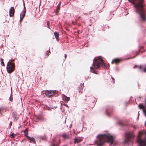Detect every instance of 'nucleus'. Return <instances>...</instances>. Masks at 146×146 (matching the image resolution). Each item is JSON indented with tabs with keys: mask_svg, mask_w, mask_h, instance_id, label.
Returning <instances> with one entry per match:
<instances>
[{
	"mask_svg": "<svg viewBox=\"0 0 146 146\" xmlns=\"http://www.w3.org/2000/svg\"><path fill=\"white\" fill-rule=\"evenodd\" d=\"M131 3L134 7V11L139 14L141 19L143 21L146 20L145 12L144 7V0H128Z\"/></svg>",
	"mask_w": 146,
	"mask_h": 146,
	"instance_id": "f257e3e1",
	"label": "nucleus"
},
{
	"mask_svg": "<svg viewBox=\"0 0 146 146\" xmlns=\"http://www.w3.org/2000/svg\"><path fill=\"white\" fill-rule=\"evenodd\" d=\"M99 138L98 140L95 141L96 144L98 146H102L104 144V139H105L107 141L111 144L113 143L114 139L113 137L109 134H104L98 135L97 136Z\"/></svg>",
	"mask_w": 146,
	"mask_h": 146,
	"instance_id": "f03ea898",
	"label": "nucleus"
},
{
	"mask_svg": "<svg viewBox=\"0 0 146 146\" xmlns=\"http://www.w3.org/2000/svg\"><path fill=\"white\" fill-rule=\"evenodd\" d=\"M92 64L95 69H100V67L108 69L109 68V64L107 66H106L103 62V60L100 57H99L98 59L94 58Z\"/></svg>",
	"mask_w": 146,
	"mask_h": 146,
	"instance_id": "7ed1b4c3",
	"label": "nucleus"
},
{
	"mask_svg": "<svg viewBox=\"0 0 146 146\" xmlns=\"http://www.w3.org/2000/svg\"><path fill=\"white\" fill-rule=\"evenodd\" d=\"M145 138L142 139L143 133L139 131L138 133L136 140V142L138 143V146H146V131L145 133Z\"/></svg>",
	"mask_w": 146,
	"mask_h": 146,
	"instance_id": "20e7f679",
	"label": "nucleus"
},
{
	"mask_svg": "<svg viewBox=\"0 0 146 146\" xmlns=\"http://www.w3.org/2000/svg\"><path fill=\"white\" fill-rule=\"evenodd\" d=\"M125 138L124 143L128 144L129 142L131 139L134 138V136L133 133L130 132H126L125 133Z\"/></svg>",
	"mask_w": 146,
	"mask_h": 146,
	"instance_id": "39448f33",
	"label": "nucleus"
},
{
	"mask_svg": "<svg viewBox=\"0 0 146 146\" xmlns=\"http://www.w3.org/2000/svg\"><path fill=\"white\" fill-rule=\"evenodd\" d=\"M6 69L8 73H11L15 69L14 64L8 62L7 65Z\"/></svg>",
	"mask_w": 146,
	"mask_h": 146,
	"instance_id": "423d86ee",
	"label": "nucleus"
},
{
	"mask_svg": "<svg viewBox=\"0 0 146 146\" xmlns=\"http://www.w3.org/2000/svg\"><path fill=\"white\" fill-rule=\"evenodd\" d=\"M112 109V107L110 106H107L106 107V112L107 116L108 117L110 116L111 114V112Z\"/></svg>",
	"mask_w": 146,
	"mask_h": 146,
	"instance_id": "0eeeda50",
	"label": "nucleus"
},
{
	"mask_svg": "<svg viewBox=\"0 0 146 146\" xmlns=\"http://www.w3.org/2000/svg\"><path fill=\"white\" fill-rule=\"evenodd\" d=\"M54 92L53 90L46 91L45 92V94L47 97H50V96L54 95Z\"/></svg>",
	"mask_w": 146,
	"mask_h": 146,
	"instance_id": "6e6552de",
	"label": "nucleus"
},
{
	"mask_svg": "<svg viewBox=\"0 0 146 146\" xmlns=\"http://www.w3.org/2000/svg\"><path fill=\"white\" fill-rule=\"evenodd\" d=\"M138 107L139 108H142V109L143 113L145 115L146 117V109L145 107L141 104L139 105Z\"/></svg>",
	"mask_w": 146,
	"mask_h": 146,
	"instance_id": "1a4fd4ad",
	"label": "nucleus"
},
{
	"mask_svg": "<svg viewBox=\"0 0 146 146\" xmlns=\"http://www.w3.org/2000/svg\"><path fill=\"white\" fill-rule=\"evenodd\" d=\"M27 138L29 142L30 143L35 144L36 143L35 140L34 138L33 137H31L29 136H27Z\"/></svg>",
	"mask_w": 146,
	"mask_h": 146,
	"instance_id": "9d476101",
	"label": "nucleus"
},
{
	"mask_svg": "<svg viewBox=\"0 0 146 146\" xmlns=\"http://www.w3.org/2000/svg\"><path fill=\"white\" fill-rule=\"evenodd\" d=\"M14 9L13 7H11L9 11V15L10 17H12L14 14Z\"/></svg>",
	"mask_w": 146,
	"mask_h": 146,
	"instance_id": "9b49d317",
	"label": "nucleus"
},
{
	"mask_svg": "<svg viewBox=\"0 0 146 146\" xmlns=\"http://www.w3.org/2000/svg\"><path fill=\"white\" fill-rule=\"evenodd\" d=\"M62 137L64 139H68L70 138V136L68 134L64 133L62 135Z\"/></svg>",
	"mask_w": 146,
	"mask_h": 146,
	"instance_id": "f8f14e48",
	"label": "nucleus"
},
{
	"mask_svg": "<svg viewBox=\"0 0 146 146\" xmlns=\"http://www.w3.org/2000/svg\"><path fill=\"white\" fill-rule=\"evenodd\" d=\"M26 11L25 10H23L22 12L21 13L20 16L24 18L25 15Z\"/></svg>",
	"mask_w": 146,
	"mask_h": 146,
	"instance_id": "ddd939ff",
	"label": "nucleus"
},
{
	"mask_svg": "<svg viewBox=\"0 0 146 146\" xmlns=\"http://www.w3.org/2000/svg\"><path fill=\"white\" fill-rule=\"evenodd\" d=\"M120 60L119 59L116 58L114 60H113L111 62L112 63H113V62H115L116 64H117L119 62Z\"/></svg>",
	"mask_w": 146,
	"mask_h": 146,
	"instance_id": "4468645a",
	"label": "nucleus"
},
{
	"mask_svg": "<svg viewBox=\"0 0 146 146\" xmlns=\"http://www.w3.org/2000/svg\"><path fill=\"white\" fill-rule=\"evenodd\" d=\"M81 139L80 137H76L74 139V142L75 143H78L80 142Z\"/></svg>",
	"mask_w": 146,
	"mask_h": 146,
	"instance_id": "2eb2a0df",
	"label": "nucleus"
},
{
	"mask_svg": "<svg viewBox=\"0 0 146 146\" xmlns=\"http://www.w3.org/2000/svg\"><path fill=\"white\" fill-rule=\"evenodd\" d=\"M23 133H24V135L25 136H26V137H27V136H28V130L27 128H26L23 131Z\"/></svg>",
	"mask_w": 146,
	"mask_h": 146,
	"instance_id": "dca6fc26",
	"label": "nucleus"
},
{
	"mask_svg": "<svg viewBox=\"0 0 146 146\" xmlns=\"http://www.w3.org/2000/svg\"><path fill=\"white\" fill-rule=\"evenodd\" d=\"M54 35L55 37L57 40L58 39V38L59 36V34L57 32H55L54 33Z\"/></svg>",
	"mask_w": 146,
	"mask_h": 146,
	"instance_id": "f3484780",
	"label": "nucleus"
},
{
	"mask_svg": "<svg viewBox=\"0 0 146 146\" xmlns=\"http://www.w3.org/2000/svg\"><path fill=\"white\" fill-rule=\"evenodd\" d=\"M144 66L140 65L139 67V69L140 71L143 72V69L144 68Z\"/></svg>",
	"mask_w": 146,
	"mask_h": 146,
	"instance_id": "a211bd4d",
	"label": "nucleus"
},
{
	"mask_svg": "<svg viewBox=\"0 0 146 146\" xmlns=\"http://www.w3.org/2000/svg\"><path fill=\"white\" fill-rule=\"evenodd\" d=\"M37 119L38 120L42 121L44 120L43 117L42 116H38L37 117Z\"/></svg>",
	"mask_w": 146,
	"mask_h": 146,
	"instance_id": "6ab92c4d",
	"label": "nucleus"
},
{
	"mask_svg": "<svg viewBox=\"0 0 146 146\" xmlns=\"http://www.w3.org/2000/svg\"><path fill=\"white\" fill-rule=\"evenodd\" d=\"M0 61H1V65H2V66H4V63L3 62V58H0Z\"/></svg>",
	"mask_w": 146,
	"mask_h": 146,
	"instance_id": "aec40b11",
	"label": "nucleus"
},
{
	"mask_svg": "<svg viewBox=\"0 0 146 146\" xmlns=\"http://www.w3.org/2000/svg\"><path fill=\"white\" fill-rule=\"evenodd\" d=\"M11 146H15L16 145L17 143H15V142L13 141H12L11 142Z\"/></svg>",
	"mask_w": 146,
	"mask_h": 146,
	"instance_id": "412c9836",
	"label": "nucleus"
},
{
	"mask_svg": "<svg viewBox=\"0 0 146 146\" xmlns=\"http://www.w3.org/2000/svg\"><path fill=\"white\" fill-rule=\"evenodd\" d=\"M12 91H11V95L9 98V100L11 102H12L13 101V97H12Z\"/></svg>",
	"mask_w": 146,
	"mask_h": 146,
	"instance_id": "4be33fe9",
	"label": "nucleus"
},
{
	"mask_svg": "<svg viewBox=\"0 0 146 146\" xmlns=\"http://www.w3.org/2000/svg\"><path fill=\"white\" fill-rule=\"evenodd\" d=\"M65 100L66 101H69L70 98L69 97H67L66 96H65Z\"/></svg>",
	"mask_w": 146,
	"mask_h": 146,
	"instance_id": "5701e85b",
	"label": "nucleus"
},
{
	"mask_svg": "<svg viewBox=\"0 0 146 146\" xmlns=\"http://www.w3.org/2000/svg\"><path fill=\"white\" fill-rule=\"evenodd\" d=\"M60 5H61V4H60V3H59L57 7V10L58 11L60 9Z\"/></svg>",
	"mask_w": 146,
	"mask_h": 146,
	"instance_id": "b1692460",
	"label": "nucleus"
},
{
	"mask_svg": "<svg viewBox=\"0 0 146 146\" xmlns=\"http://www.w3.org/2000/svg\"><path fill=\"white\" fill-rule=\"evenodd\" d=\"M40 139L43 140H46V138L45 137H40Z\"/></svg>",
	"mask_w": 146,
	"mask_h": 146,
	"instance_id": "393cba45",
	"label": "nucleus"
},
{
	"mask_svg": "<svg viewBox=\"0 0 146 146\" xmlns=\"http://www.w3.org/2000/svg\"><path fill=\"white\" fill-rule=\"evenodd\" d=\"M16 135L14 134L13 133H12L10 135V136H11V137L12 138H14Z\"/></svg>",
	"mask_w": 146,
	"mask_h": 146,
	"instance_id": "a878e982",
	"label": "nucleus"
},
{
	"mask_svg": "<svg viewBox=\"0 0 146 146\" xmlns=\"http://www.w3.org/2000/svg\"><path fill=\"white\" fill-rule=\"evenodd\" d=\"M136 100L138 101H140L141 100V97H137L136 98Z\"/></svg>",
	"mask_w": 146,
	"mask_h": 146,
	"instance_id": "bb28decb",
	"label": "nucleus"
},
{
	"mask_svg": "<svg viewBox=\"0 0 146 146\" xmlns=\"http://www.w3.org/2000/svg\"><path fill=\"white\" fill-rule=\"evenodd\" d=\"M90 71L93 73H95V72H96V70L94 68H93V69H92V71Z\"/></svg>",
	"mask_w": 146,
	"mask_h": 146,
	"instance_id": "cd10ccee",
	"label": "nucleus"
},
{
	"mask_svg": "<svg viewBox=\"0 0 146 146\" xmlns=\"http://www.w3.org/2000/svg\"><path fill=\"white\" fill-rule=\"evenodd\" d=\"M12 123L11 121H10L9 124V126H8V127L9 128H11V126L12 125Z\"/></svg>",
	"mask_w": 146,
	"mask_h": 146,
	"instance_id": "c85d7f7f",
	"label": "nucleus"
},
{
	"mask_svg": "<svg viewBox=\"0 0 146 146\" xmlns=\"http://www.w3.org/2000/svg\"><path fill=\"white\" fill-rule=\"evenodd\" d=\"M111 79L112 80V81H113V83H115V79H114V78L112 77V76H111Z\"/></svg>",
	"mask_w": 146,
	"mask_h": 146,
	"instance_id": "c756f323",
	"label": "nucleus"
},
{
	"mask_svg": "<svg viewBox=\"0 0 146 146\" xmlns=\"http://www.w3.org/2000/svg\"><path fill=\"white\" fill-rule=\"evenodd\" d=\"M23 18L20 16V21L21 22L22 21L23 19Z\"/></svg>",
	"mask_w": 146,
	"mask_h": 146,
	"instance_id": "7c9ffc66",
	"label": "nucleus"
},
{
	"mask_svg": "<svg viewBox=\"0 0 146 146\" xmlns=\"http://www.w3.org/2000/svg\"><path fill=\"white\" fill-rule=\"evenodd\" d=\"M57 107V106L56 107H52L51 108L53 109H55Z\"/></svg>",
	"mask_w": 146,
	"mask_h": 146,
	"instance_id": "2f4dec72",
	"label": "nucleus"
},
{
	"mask_svg": "<svg viewBox=\"0 0 146 146\" xmlns=\"http://www.w3.org/2000/svg\"><path fill=\"white\" fill-rule=\"evenodd\" d=\"M64 105L66 106V107H67L68 108H69V106H68V105L66 104H64Z\"/></svg>",
	"mask_w": 146,
	"mask_h": 146,
	"instance_id": "473e14b6",
	"label": "nucleus"
},
{
	"mask_svg": "<svg viewBox=\"0 0 146 146\" xmlns=\"http://www.w3.org/2000/svg\"><path fill=\"white\" fill-rule=\"evenodd\" d=\"M66 57H67V55H66V54H64V57H65V59H64V61H65V59L66 58Z\"/></svg>",
	"mask_w": 146,
	"mask_h": 146,
	"instance_id": "72a5a7b5",
	"label": "nucleus"
},
{
	"mask_svg": "<svg viewBox=\"0 0 146 146\" xmlns=\"http://www.w3.org/2000/svg\"><path fill=\"white\" fill-rule=\"evenodd\" d=\"M23 8H24V10H25L26 11V9H25V5H24V3L23 4Z\"/></svg>",
	"mask_w": 146,
	"mask_h": 146,
	"instance_id": "f704fd0d",
	"label": "nucleus"
},
{
	"mask_svg": "<svg viewBox=\"0 0 146 146\" xmlns=\"http://www.w3.org/2000/svg\"><path fill=\"white\" fill-rule=\"evenodd\" d=\"M88 15V13H83L82 14V15Z\"/></svg>",
	"mask_w": 146,
	"mask_h": 146,
	"instance_id": "c9c22d12",
	"label": "nucleus"
},
{
	"mask_svg": "<svg viewBox=\"0 0 146 146\" xmlns=\"http://www.w3.org/2000/svg\"><path fill=\"white\" fill-rule=\"evenodd\" d=\"M49 22V21H47V25H48V28H50L49 27V23H48Z\"/></svg>",
	"mask_w": 146,
	"mask_h": 146,
	"instance_id": "e433bc0d",
	"label": "nucleus"
},
{
	"mask_svg": "<svg viewBox=\"0 0 146 146\" xmlns=\"http://www.w3.org/2000/svg\"><path fill=\"white\" fill-rule=\"evenodd\" d=\"M143 71L145 72H146V68H145L143 69Z\"/></svg>",
	"mask_w": 146,
	"mask_h": 146,
	"instance_id": "4c0bfd02",
	"label": "nucleus"
},
{
	"mask_svg": "<svg viewBox=\"0 0 146 146\" xmlns=\"http://www.w3.org/2000/svg\"><path fill=\"white\" fill-rule=\"evenodd\" d=\"M118 124L119 125H121V126H123V125L122 124L120 123V122H119V123H118Z\"/></svg>",
	"mask_w": 146,
	"mask_h": 146,
	"instance_id": "58836bf2",
	"label": "nucleus"
},
{
	"mask_svg": "<svg viewBox=\"0 0 146 146\" xmlns=\"http://www.w3.org/2000/svg\"><path fill=\"white\" fill-rule=\"evenodd\" d=\"M93 68H94L92 66H91L90 67V71H92V70L93 69Z\"/></svg>",
	"mask_w": 146,
	"mask_h": 146,
	"instance_id": "ea45409f",
	"label": "nucleus"
},
{
	"mask_svg": "<svg viewBox=\"0 0 146 146\" xmlns=\"http://www.w3.org/2000/svg\"><path fill=\"white\" fill-rule=\"evenodd\" d=\"M135 58V56H134V57H133L132 58H128L127 59H129V58Z\"/></svg>",
	"mask_w": 146,
	"mask_h": 146,
	"instance_id": "a19ab883",
	"label": "nucleus"
},
{
	"mask_svg": "<svg viewBox=\"0 0 146 146\" xmlns=\"http://www.w3.org/2000/svg\"><path fill=\"white\" fill-rule=\"evenodd\" d=\"M137 66L136 65H135L133 67V68H135L136 67V66Z\"/></svg>",
	"mask_w": 146,
	"mask_h": 146,
	"instance_id": "79ce46f5",
	"label": "nucleus"
},
{
	"mask_svg": "<svg viewBox=\"0 0 146 146\" xmlns=\"http://www.w3.org/2000/svg\"><path fill=\"white\" fill-rule=\"evenodd\" d=\"M143 32L145 33V32H146V29H144V30H143Z\"/></svg>",
	"mask_w": 146,
	"mask_h": 146,
	"instance_id": "37998d69",
	"label": "nucleus"
},
{
	"mask_svg": "<svg viewBox=\"0 0 146 146\" xmlns=\"http://www.w3.org/2000/svg\"><path fill=\"white\" fill-rule=\"evenodd\" d=\"M139 115H138V116H137V119H139Z\"/></svg>",
	"mask_w": 146,
	"mask_h": 146,
	"instance_id": "c03bdc74",
	"label": "nucleus"
},
{
	"mask_svg": "<svg viewBox=\"0 0 146 146\" xmlns=\"http://www.w3.org/2000/svg\"><path fill=\"white\" fill-rule=\"evenodd\" d=\"M82 88V86H80V87L79 88V89H81V88Z\"/></svg>",
	"mask_w": 146,
	"mask_h": 146,
	"instance_id": "a18cd8bd",
	"label": "nucleus"
},
{
	"mask_svg": "<svg viewBox=\"0 0 146 146\" xmlns=\"http://www.w3.org/2000/svg\"><path fill=\"white\" fill-rule=\"evenodd\" d=\"M133 128L134 129L135 128H136V127H135L134 126V125H133Z\"/></svg>",
	"mask_w": 146,
	"mask_h": 146,
	"instance_id": "49530a36",
	"label": "nucleus"
},
{
	"mask_svg": "<svg viewBox=\"0 0 146 146\" xmlns=\"http://www.w3.org/2000/svg\"><path fill=\"white\" fill-rule=\"evenodd\" d=\"M1 109L0 108V114H1Z\"/></svg>",
	"mask_w": 146,
	"mask_h": 146,
	"instance_id": "de8ad7c7",
	"label": "nucleus"
},
{
	"mask_svg": "<svg viewBox=\"0 0 146 146\" xmlns=\"http://www.w3.org/2000/svg\"><path fill=\"white\" fill-rule=\"evenodd\" d=\"M46 54H47V56H49V54L46 53Z\"/></svg>",
	"mask_w": 146,
	"mask_h": 146,
	"instance_id": "09e8293b",
	"label": "nucleus"
},
{
	"mask_svg": "<svg viewBox=\"0 0 146 146\" xmlns=\"http://www.w3.org/2000/svg\"><path fill=\"white\" fill-rule=\"evenodd\" d=\"M139 111L138 112V115H139Z\"/></svg>",
	"mask_w": 146,
	"mask_h": 146,
	"instance_id": "8fccbe9b",
	"label": "nucleus"
},
{
	"mask_svg": "<svg viewBox=\"0 0 146 146\" xmlns=\"http://www.w3.org/2000/svg\"><path fill=\"white\" fill-rule=\"evenodd\" d=\"M4 140H5V139H4L3 141H2V142H4Z\"/></svg>",
	"mask_w": 146,
	"mask_h": 146,
	"instance_id": "3c124183",
	"label": "nucleus"
},
{
	"mask_svg": "<svg viewBox=\"0 0 146 146\" xmlns=\"http://www.w3.org/2000/svg\"><path fill=\"white\" fill-rule=\"evenodd\" d=\"M80 90H79V92H81Z\"/></svg>",
	"mask_w": 146,
	"mask_h": 146,
	"instance_id": "603ef678",
	"label": "nucleus"
},
{
	"mask_svg": "<svg viewBox=\"0 0 146 146\" xmlns=\"http://www.w3.org/2000/svg\"><path fill=\"white\" fill-rule=\"evenodd\" d=\"M145 125H146V121L145 122Z\"/></svg>",
	"mask_w": 146,
	"mask_h": 146,
	"instance_id": "864d4df0",
	"label": "nucleus"
},
{
	"mask_svg": "<svg viewBox=\"0 0 146 146\" xmlns=\"http://www.w3.org/2000/svg\"><path fill=\"white\" fill-rule=\"evenodd\" d=\"M60 3H61V2H60L59 3H60Z\"/></svg>",
	"mask_w": 146,
	"mask_h": 146,
	"instance_id": "5fc2aeb1",
	"label": "nucleus"
}]
</instances>
